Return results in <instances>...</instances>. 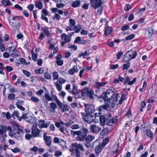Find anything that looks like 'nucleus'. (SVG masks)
Listing matches in <instances>:
<instances>
[{"mask_svg": "<svg viewBox=\"0 0 157 157\" xmlns=\"http://www.w3.org/2000/svg\"><path fill=\"white\" fill-rule=\"evenodd\" d=\"M81 130L82 132L80 136H78L77 137V140H83L85 138V137H86L87 136V134L89 132L88 129L84 127H81Z\"/></svg>", "mask_w": 157, "mask_h": 157, "instance_id": "obj_9", "label": "nucleus"}, {"mask_svg": "<svg viewBox=\"0 0 157 157\" xmlns=\"http://www.w3.org/2000/svg\"><path fill=\"white\" fill-rule=\"evenodd\" d=\"M7 50H8L9 53H10V54L11 53H15V51L16 52L17 51L16 48H14L13 49V47L12 46H10L8 48Z\"/></svg>", "mask_w": 157, "mask_h": 157, "instance_id": "obj_40", "label": "nucleus"}, {"mask_svg": "<svg viewBox=\"0 0 157 157\" xmlns=\"http://www.w3.org/2000/svg\"><path fill=\"white\" fill-rule=\"evenodd\" d=\"M147 31L149 33V36H152L154 33V30L152 28H149L147 30Z\"/></svg>", "mask_w": 157, "mask_h": 157, "instance_id": "obj_54", "label": "nucleus"}, {"mask_svg": "<svg viewBox=\"0 0 157 157\" xmlns=\"http://www.w3.org/2000/svg\"><path fill=\"white\" fill-rule=\"evenodd\" d=\"M69 92L74 95H76L79 93L77 87L75 85H73L72 90V91H69Z\"/></svg>", "mask_w": 157, "mask_h": 157, "instance_id": "obj_25", "label": "nucleus"}, {"mask_svg": "<svg viewBox=\"0 0 157 157\" xmlns=\"http://www.w3.org/2000/svg\"><path fill=\"white\" fill-rule=\"evenodd\" d=\"M90 90L88 87H85L82 90V93L83 94L86 95L89 91Z\"/></svg>", "mask_w": 157, "mask_h": 157, "instance_id": "obj_48", "label": "nucleus"}, {"mask_svg": "<svg viewBox=\"0 0 157 157\" xmlns=\"http://www.w3.org/2000/svg\"><path fill=\"white\" fill-rule=\"evenodd\" d=\"M45 99L48 101H52V98L50 95L48 91L45 92L44 95Z\"/></svg>", "mask_w": 157, "mask_h": 157, "instance_id": "obj_34", "label": "nucleus"}, {"mask_svg": "<svg viewBox=\"0 0 157 157\" xmlns=\"http://www.w3.org/2000/svg\"><path fill=\"white\" fill-rule=\"evenodd\" d=\"M104 101H105V105H103L101 106L102 107H103V109H105L106 110H107L109 108V105L110 104L111 101H110V103H109L108 102H106V101H105V100H104Z\"/></svg>", "mask_w": 157, "mask_h": 157, "instance_id": "obj_45", "label": "nucleus"}, {"mask_svg": "<svg viewBox=\"0 0 157 157\" xmlns=\"http://www.w3.org/2000/svg\"><path fill=\"white\" fill-rule=\"evenodd\" d=\"M71 150L75 154L76 157H79L80 156V153L78 149L72 147Z\"/></svg>", "mask_w": 157, "mask_h": 157, "instance_id": "obj_26", "label": "nucleus"}, {"mask_svg": "<svg viewBox=\"0 0 157 157\" xmlns=\"http://www.w3.org/2000/svg\"><path fill=\"white\" fill-rule=\"evenodd\" d=\"M43 138L46 144L48 147H50L52 143V139L51 137L47 136L45 133L43 134Z\"/></svg>", "mask_w": 157, "mask_h": 157, "instance_id": "obj_12", "label": "nucleus"}, {"mask_svg": "<svg viewBox=\"0 0 157 157\" xmlns=\"http://www.w3.org/2000/svg\"><path fill=\"white\" fill-rule=\"evenodd\" d=\"M90 1L91 3V6L95 10L101 6L103 4L101 0H90Z\"/></svg>", "mask_w": 157, "mask_h": 157, "instance_id": "obj_8", "label": "nucleus"}, {"mask_svg": "<svg viewBox=\"0 0 157 157\" xmlns=\"http://www.w3.org/2000/svg\"><path fill=\"white\" fill-rule=\"evenodd\" d=\"M118 66L119 65L118 64H116L115 65L111 64L110 65V68L111 69L114 70L117 68Z\"/></svg>", "mask_w": 157, "mask_h": 157, "instance_id": "obj_63", "label": "nucleus"}, {"mask_svg": "<svg viewBox=\"0 0 157 157\" xmlns=\"http://www.w3.org/2000/svg\"><path fill=\"white\" fill-rule=\"evenodd\" d=\"M81 114L83 120L87 123L90 124L94 121L93 116L91 114H86L84 115V113H81Z\"/></svg>", "mask_w": 157, "mask_h": 157, "instance_id": "obj_7", "label": "nucleus"}, {"mask_svg": "<svg viewBox=\"0 0 157 157\" xmlns=\"http://www.w3.org/2000/svg\"><path fill=\"white\" fill-rule=\"evenodd\" d=\"M35 72L37 74H43L44 73L43 69L42 68H40L37 70H35Z\"/></svg>", "mask_w": 157, "mask_h": 157, "instance_id": "obj_56", "label": "nucleus"}, {"mask_svg": "<svg viewBox=\"0 0 157 157\" xmlns=\"http://www.w3.org/2000/svg\"><path fill=\"white\" fill-rule=\"evenodd\" d=\"M112 31L111 27L108 26L105 30V35L106 36L109 35Z\"/></svg>", "mask_w": 157, "mask_h": 157, "instance_id": "obj_32", "label": "nucleus"}, {"mask_svg": "<svg viewBox=\"0 0 157 157\" xmlns=\"http://www.w3.org/2000/svg\"><path fill=\"white\" fill-rule=\"evenodd\" d=\"M44 76L45 78L47 79H50L52 78L51 74L48 72L44 73Z\"/></svg>", "mask_w": 157, "mask_h": 157, "instance_id": "obj_52", "label": "nucleus"}, {"mask_svg": "<svg viewBox=\"0 0 157 157\" xmlns=\"http://www.w3.org/2000/svg\"><path fill=\"white\" fill-rule=\"evenodd\" d=\"M114 96V92L111 89L107 90L105 93L103 92L102 95L100 96V98H102L106 102L110 103Z\"/></svg>", "mask_w": 157, "mask_h": 157, "instance_id": "obj_2", "label": "nucleus"}, {"mask_svg": "<svg viewBox=\"0 0 157 157\" xmlns=\"http://www.w3.org/2000/svg\"><path fill=\"white\" fill-rule=\"evenodd\" d=\"M19 113L17 110H15L13 113L12 114L11 116L12 117H14V116H15L17 117H19Z\"/></svg>", "mask_w": 157, "mask_h": 157, "instance_id": "obj_58", "label": "nucleus"}, {"mask_svg": "<svg viewBox=\"0 0 157 157\" xmlns=\"http://www.w3.org/2000/svg\"><path fill=\"white\" fill-rule=\"evenodd\" d=\"M130 64L129 62H128L124 64L123 67L121 68L123 70H127L130 67Z\"/></svg>", "mask_w": 157, "mask_h": 157, "instance_id": "obj_39", "label": "nucleus"}, {"mask_svg": "<svg viewBox=\"0 0 157 157\" xmlns=\"http://www.w3.org/2000/svg\"><path fill=\"white\" fill-rule=\"evenodd\" d=\"M101 128L96 124H91L90 127V131L93 133H98L101 130Z\"/></svg>", "mask_w": 157, "mask_h": 157, "instance_id": "obj_10", "label": "nucleus"}, {"mask_svg": "<svg viewBox=\"0 0 157 157\" xmlns=\"http://www.w3.org/2000/svg\"><path fill=\"white\" fill-rule=\"evenodd\" d=\"M109 130L108 128H106L103 129L101 131L100 135L101 136H103L108 133Z\"/></svg>", "mask_w": 157, "mask_h": 157, "instance_id": "obj_37", "label": "nucleus"}, {"mask_svg": "<svg viewBox=\"0 0 157 157\" xmlns=\"http://www.w3.org/2000/svg\"><path fill=\"white\" fill-rule=\"evenodd\" d=\"M42 30L47 36H49L50 35V32L47 26H44L42 28Z\"/></svg>", "mask_w": 157, "mask_h": 157, "instance_id": "obj_27", "label": "nucleus"}, {"mask_svg": "<svg viewBox=\"0 0 157 157\" xmlns=\"http://www.w3.org/2000/svg\"><path fill=\"white\" fill-rule=\"evenodd\" d=\"M55 43H53L52 44H50L49 47V48L50 49H54V53H56L59 50V48L57 47H55Z\"/></svg>", "mask_w": 157, "mask_h": 157, "instance_id": "obj_22", "label": "nucleus"}, {"mask_svg": "<svg viewBox=\"0 0 157 157\" xmlns=\"http://www.w3.org/2000/svg\"><path fill=\"white\" fill-rule=\"evenodd\" d=\"M136 78H134L132 81H130L129 77L128 76H127L125 77L123 83L124 85L127 84L129 85H132L136 82Z\"/></svg>", "mask_w": 157, "mask_h": 157, "instance_id": "obj_13", "label": "nucleus"}, {"mask_svg": "<svg viewBox=\"0 0 157 157\" xmlns=\"http://www.w3.org/2000/svg\"><path fill=\"white\" fill-rule=\"evenodd\" d=\"M89 54L87 51H85L84 52L81 53L78 56V57H83V58H86L85 57L89 55Z\"/></svg>", "mask_w": 157, "mask_h": 157, "instance_id": "obj_46", "label": "nucleus"}, {"mask_svg": "<svg viewBox=\"0 0 157 157\" xmlns=\"http://www.w3.org/2000/svg\"><path fill=\"white\" fill-rule=\"evenodd\" d=\"M69 108L67 107L66 105H64V106L61 112L62 113L64 112L65 111H69Z\"/></svg>", "mask_w": 157, "mask_h": 157, "instance_id": "obj_61", "label": "nucleus"}, {"mask_svg": "<svg viewBox=\"0 0 157 157\" xmlns=\"http://www.w3.org/2000/svg\"><path fill=\"white\" fill-rule=\"evenodd\" d=\"M109 138L108 137H106L103 140L102 143H101L104 147L109 142Z\"/></svg>", "mask_w": 157, "mask_h": 157, "instance_id": "obj_47", "label": "nucleus"}, {"mask_svg": "<svg viewBox=\"0 0 157 157\" xmlns=\"http://www.w3.org/2000/svg\"><path fill=\"white\" fill-rule=\"evenodd\" d=\"M14 125L17 128L11 130L9 132V135L11 137H14L15 138L17 139L21 137L24 133L23 130L19 128V125L16 123L14 124Z\"/></svg>", "mask_w": 157, "mask_h": 157, "instance_id": "obj_1", "label": "nucleus"}, {"mask_svg": "<svg viewBox=\"0 0 157 157\" xmlns=\"http://www.w3.org/2000/svg\"><path fill=\"white\" fill-rule=\"evenodd\" d=\"M15 97V95L13 93H10L9 94L8 96V99L10 100L13 99Z\"/></svg>", "mask_w": 157, "mask_h": 157, "instance_id": "obj_50", "label": "nucleus"}, {"mask_svg": "<svg viewBox=\"0 0 157 157\" xmlns=\"http://www.w3.org/2000/svg\"><path fill=\"white\" fill-rule=\"evenodd\" d=\"M66 143L62 139H61L60 140V145H61L62 147V148L65 149V148L66 147L67 149V147L66 146Z\"/></svg>", "mask_w": 157, "mask_h": 157, "instance_id": "obj_44", "label": "nucleus"}, {"mask_svg": "<svg viewBox=\"0 0 157 157\" xmlns=\"http://www.w3.org/2000/svg\"><path fill=\"white\" fill-rule=\"evenodd\" d=\"M117 121L118 120L117 118L109 116L106 119L107 124L109 126H112L113 124H116Z\"/></svg>", "mask_w": 157, "mask_h": 157, "instance_id": "obj_16", "label": "nucleus"}, {"mask_svg": "<svg viewBox=\"0 0 157 157\" xmlns=\"http://www.w3.org/2000/svg\"><path fill=\"white\" fill-rule=\"evenodd\" d=\"M85 111L87 114H92L95 111L94 105L92 104L84 103Z\"/></svg>", "mask_w": 157, "mask_h": 157, "instance_id": "obj_5", "label": "nucleus"}, {"mask_svg": "<svg viewBox=\"0 0 157 157\" xmlns=\"http://www.w3.org/2000/svg\"><path fill=\"white\" fill-rule=\"evenodd\" d=\"M137 54L136 52L131 50L128 51L124 55L123 60L125 61H129L132 59L135 58Z\"/></svg>", "mask_w": 157, "mask_h": 157, "instance_id": "obj_4", "label": "nucleus"}, {"mask_svg": "<svg viewBox=\"0 0 157 157\" xmlns=\"http://www.w3.org/2000/svg\"><path fill=\"white\" fill-rule=\"evenodd\" d=\"M72 147L75 148V149H79L80 151L84 152L85 151L83 145L81 144H78L77 143H75L72 144Z\"/></svg>", "mask_w": 157, "mask_h": 157, "instance_id": "obj_18", "label": "nucleus"}, {"mask_svg": "<svg viewBox=\"0 0 157 157\" xmlns=\"http://www.w3.org/2000/svg\"><path fill=\"white\" fill-rule=\"evenodd\" d=\"M40 131L37 128L36 125H34L32 129V134L34 137H38L40 135Z\"/></svg>", "mask_w": 157, "mask_h": 157, "instance_id": "obj_14", "label": "nucleus"}, {"mask_svg": "<svg viewBox=\"0 0 157 157\" xmlns=\"http://www.w3.org/2000/svg\"><path fill=\"white\" fill-rule=\"evenodd\" d=\"M49 125V123H48L46 124L45 122V121L44 120H40L39 121V122L38 124V127L40 128H47Z\"/></svg>", "mask_w": 157, "mask_h": 157, "instance_id": "obj_17", "label": "nucleus"}, {"mask_svg": "<svg viewBox=\"0 0 157 157\" xmlns=\"http://www.w3.org/2000/svg\"><path fill=\"white\" fill-rule=\"evenodd\" d=\"M7 130L9 132L11 130V127L10 126H7L6 125H0V135H2L6 133Z\"/></svg>", "mask_w": 157, "mask_h": 157, "instance_id": "obj_15", "label": "nucleus"}, {"mask_svg": "<svg viewBox=\"0 0 157 157\" xmlns=\"http://www.w3.org/2000/svg\"><path fill=\"white\" fill-rule=\"evenodd\" d=\"M108 82H96L95 83V86L97 89V91L101 90L103 92L105 90L104 88V86Z\"/></svg>", "mask_w": 157, "mask_h": 157, "instance_id": "obj_11", "label": "nucleus"}, {"mask_svg": "<svg viewBox=\"0 0 157 157\" xmlns=\"http://www.w3.org/2000/svg\"><path fill=\"white\" fill-rule=\"evenodd\" d=\"M81 29V26L80 25H77L75 27V32L76 33H78Z\"/></svg>", "mask_w": 157, "mask_h": 157, "instance_id": "obj_49", "label": "nucleus"}, {"mask_svg": "<svg viewBox=\"0 0 157 157\" xmlns=\"http://www.w3.org/2000/svg\"><path fill=\"white\" fill-rule=\"evenodd\" d=\"M145 133L147 136L150 138L151 140H153L154 134L150 129L147 128L145 132Z\"/></svg>", "mask_w": 157, "mask_h": 157, "instance_id": "obj_21", "label": "nucleus"}, {"mask_svg": "<svg viewBox=\"0 0 157 157\" xmlns=\"http://www.w3.org/2000/svg\"><path fill=\"white\" fill-rule=\"evenodd\" d=\"M54 80H57L59 78V75L57 72H54L52 73Z\"/></svg>", "mask_w": 157, "mask_h": 157, "instance_id": "obj_43", "label": "nucleus"}, {"mask_svg": "<svg viewBox=\"0 0 157 157\" xmlns=\"http://www.w3.org/2000/svg\"><path fill=\"white\" fill-rule=\"evenodd\" d=\"M55 84L57 90L59 91H61L62 89V84L59 83L57 82Z\"/></svg>", "mask_w": 157, "mask_h": 157, "instance_id": "obj_42", "label": "nucleus"}, {"mask_svg": "<svg viewBox=\"0 0 157 157\" xmlns=\"http://www.w3.org/2000/svg\"><path fill=\"white\" fill-rule=\"evenodd\" d=\"M104 147L101 143H100L95 148V151L97 156L101 152Z\"/></svg>", "mask_w": 157, "mask_h": 157, "instance_id": "obj_19", "label": "nucleus"}, {"mask_svg": "<svg viewBox=\"0 0 157 157\" xmlns=\"http://www.w3.org/2000/svg\"><path fill=\"white\" fill-rule=\"evenodd\" d=\"M135 36V35L131 34L130 35L128 36L125 38L126 40H130L133 39Z\"/></svg>", "mask_w": 157, "mask_h": 157, "instance_id": "obj_55", "label": "nucleus"}, {"mask_svg": "<svg viewBox=\"0 0 157 157\" xmlns=\"http://www.w3.org/2000/svg\"><path fill=\"white\" fill-rule=\"evenodd\" d=\"M61 39L66 43L69 42L70 41L71 38L69 36L65 33L63 34L61 36Z\"/></svg>", "mask_w": 157, "mask_h": 157, "instance_id": "obj_23", "label": "nucleus"}, {"mask_svg": "<svg viewBox=\"0 0 157 157\" xmlns=\"http://www.w3.org/2000/svg\"><path fill=\"white\" fill-rule=\"evenodd\" d=\"M2 115L4 117H6L7 119H9L11 117V115L9 112H7L6 113L5 112H2Z\"/></svg>", "mask_w": 157, "mask_h": 157, "instance_id": "obj_41", "label": "nucleus"}, {"mask_svg": "<svg viewBox=\"0 0 157 157\" xmlns=\"http://www.w3.org/2000/svg\"><path fill=\"white\" fill-rule=\"evenodd\" d=\"M31 53L32 54V58L33 59L34 61H36L37 59V54L36 53H33V51H32L31 52Z\"/></svg>", "mask_w": 157, "mask_h": 157, "instance_id": "obj_51", "label": "nucleus"}, {"mask_svg": "<svg viewBox=\"0 0 157 157\" xmlns=\"http://www.w3.org/2000/svg\"><path fill=\"white\" fill-rule=\"evenodd\" d=\"M106 119L104 116H101L100 117V124L102 126L105 125V123Z\"/></svg>", "mask_w": 157, "mask_h": 157, "instance_id": "obj_33", "label": "nucleus"}, {"mask_svg": "<svg viewBox=\"0 0 157 157\" xmlns=\"http://www.w3.org/2000/svg\"><path fill=\"white\" fill-rule=\"evenodd\" d=\"M78 71V69L77 66H74L72 68L70 69L68 71V73L71 75H73L75 73H77Z\"/></svg>", "mask_w": 157, "mask_h": 157, "instance_id": "obj_20", "label": "nucleus"}, {"mask_svg": "<svg viewBox=\"0 0 157 157\" xmlns=\"http://www.w3.org/2000/svg\"><path fill=\"white\" fill-rule=\"evenodd\" d=\"M103 107L101 106L99 107L96 110L98 111V113L96 112L95 113V117L99 116L101 114V112L103 110Z\"/></svg>", "mask_w": 157, "mask_h": 157, "instance_id": "obj_31", "label": "nucleus"}, {"mask_svg": "<svg viewBox=\"0 0 157 157\" xmlns=\"http://www.w3.org/2000/svg\"><path fill=\"white\" fill-rule=\"evenodd\" d=\"M39 150L38 148L36 146H34L33 147L31 148L30 149V151H33L36 152L38 151Z\"/></svg>", "mask_w": 157, "mask_h": 157, "instance_id": "obj_62", "label": "nucleus"}, {"mask_svg": "<svg viewBox=\"0 0 157 157\" xmlns=\"http://www.w3.org/2000/svg\"><path fill=\"white\" fill-rule=\"evenodd\" d=\"M86 95L88 96L90 99H94V94L93 90H90L89 91H88V93Z\"/></svg>", "mask_w": 157, "mask_h": 157, "instance_id": "obj_30", "label": "nucleus"}, {"mask_svg": "<svg viewBox=\"0 0 157 157\" xmlns=\"http://www.w3.org/2000/svg\"><path fill=\"white\" fill-rule=\"evenodd\" d=\"M81 1L79 0H75L71 4V6L73 8H75L79 6L80 5Z\"/></svg>", "mask_w": 157, "mask_h": 157, "instance_id": "obj_29", "label": "nucleus"}, {"mask_svg": "<svg viewBox=\"0 0 157 157\" xmlns=\"http://www.w3.org/2000/svg\"><path fill=\"white\" fill-rule=\"evenodd\" d=\"M3 5L5 6H12V4L11 3L10 0H3L1 1Z\"/></svg>", "mask_w": 157, "mask_h": 157, "instance_id": "obj_35", "label": "nucleus"}, {"mask_svg": "<svg viewBox=\"0 0 157 157\" xmlns=\"http://www.w3.org/2000/svg\"><path fill=\"white\" fill-rule=\"evenodd\" d=\"M70 132L71 135L74 136H75L76 135L79 136L82 134L81 130L74 131L73 130H71Z\"/></svg>", "mask_w": 157, "mask_h": 157, "instance_id": "obj_28", "label": "nucleus"}, {"mask_svg": "<svg viewBox=\"0 0 157 157\" xmlns=\"http://www.w3.org/2000/svg\"><path fill=\"white\" fill-rule=\"evenodd\" d=\"M50 105L51 107L52 108V111L54 112L55 111V109L56 108V103L52 102L50 103Z\"/></svg>", "mask_w": 157, "mask_h": 157, "instance_id": "obj_53", "label": "nucleus"}, {"mask_svg": "<svg viewBox=\"0 0 157 157\" xmlns=\"http://www.w3.org/2000/svg\"><path fill=\"white\" fill-rule=\"evenodd\" d=\"M35 6L39 9H41L43 7V4L42 2L40 1L35 2Z\"/></svg>", "mask_w": 157, "mask_h": 157, "instance_id": "obj_36", "label": "nucleus"}, {"mask_svg": "<svg viewBox=\"0 0 157 157\" xmlns=\"http://www.w3.org/2000/svg\"><path fill=\"white\" fill-rule=\"evenodd\" d=\"M34 6L33 4H30L27 6V8L30 11H33Z\"/></svg>", "mask_w": 157, "mask_h": 157, "instance_id": "obj_64", "label": "nucleus"}, {"mask_svg": "<svg viewBox=\"0 0 157 157\" xmlns=\"http://www.w3.org/2000/svg\"><path fill=\"white\" fill-rule=\"evenodd\" d=\"M66 81V80L62 78H60L56 82L62 84L64 83Z\"/></svg>", "mask_w": 157, "mask_h": 157, "instance_id": "obj_57", "label": "nucleus"}, {"mask_svg": "<svg viewBox=\"0 0 157 157\" xmlns=\"http://www.w3.org/2000/svg\"><path fill=\"white\" fill-rule=\"evenodd\" d=\"M94 139V137L93 136L91 135H88L87 136H86V137H85V138L82 140H79L80 141H83L84 140H85L86 142H91Z\"/></svg>", "mask_w": 157, "mask_h": 157, "instance_id": "obj_24", "label": "nucleus"}, {"mask_svg": "<svg viewBox=\"0 0 157 157\" xmlns=\"http://www.w3.org/2000/svg\"><path fill=\"white\" fill-rule=\"evenodd\" d=\"M127 95L125 94L117 93L115 98L113 100V102L116 104H121L123 101L127 99Z\"/></svg>", "mask_w": 157, "mask_h": 157, "instance_id": "obj_3", "label": "nucleus"}, {"mask_svg": "<svg viewBox=\"0 0 157 157\" xmlns=\"http://www.w3.org/2000/svg\"><path fill=\"white\" fill-rule=\"evenodd\" d=\"M125 116L127 117L129 119L132 121V114L131 110L129 109L125 115Z\"/></svg>", "mask_w": 157, "mask_h": 157, "instance_id": "obj_38", "label": "nucleus"}, {"mask_svg": "<svg viewBox=\"0 0 157 157\" xmlns=\"http://www.w3.org/2000/svg\"><path fill=\"white\" fill-rule=\"evenodd\" d=\"M46 15H44L43 14H41V19L45 21L47 23L48 22V19L46 16Z\"/></svg>", "mask_w": 157, "mask_h": 157, "instance_id": "obj_60", "label": "nucleus"}, {"mask_svg": "<svg viewBox=\"0 0 157 157\" xmlns=\"http://www.w3.org/2000/svg\"><path fill=\"white\" fill-rule=\"evenodd\" d=\"M22 72L27 77H29L31 75L30 73L28 71L23 70H22Z\"/></svg>", "mask_w": 157, "mask_h": 157, "instance_id": "obj_59", "label": "nucleus"}, {"mask_svg": "<svg viewBox=\"0 0 157 157\" xmlns=\"http://www.w3.org/2000/svg\"><path fill=\"white\" fill-rule=\"evenodd\" d=\"M19 17V16H16L12 18L9 21L10 25L12 27H18L19 25L20 21Z\"/></svg>", "mask_w": 157, "mask_h": 157, "instance_id": "obj_6", "label": "nucleus"}]
</instances>
